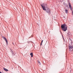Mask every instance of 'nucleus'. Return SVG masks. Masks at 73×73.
<instances>
[{"label": "nucleus", "instance_id": "f257e3e1", "mask_svg": "<svg viewBox=\"0 0 73 73\" xmlns=\"http://www.w3.org/2000/svg\"><path fill=\"white\" fill-rule=\"evenodd\" d=\"M61 27L63 31L65 32L66 31H67L68 26H67V25H66L65 23H64L62 25H61Z\"/></svg>", "mask_w": 73, "mask_h": 73}, {"label": "nucleus", "instance_id": "f03ea898", "mask_svg": "<svg viewBox=\"0 0 73 73\" xmlns=\"http://www.w3.org/2000/svg\"><path fill=\"white\" fill-rule=\"evenodd\" d=\"M46 13H48V15H50L51 14V12H50V9H49V8H47V9L46 11Z\"/></svg>", "mask_w": 73, "mask_h": 73}, {"label": "nucleus", "instance_id": "7ed1b4c3", "mask_svg": "<svg viewBox=\"0 0 73 73\" xmlns=\"http://www.w3.org/2000/svg\"><path fill=\"white\" fill-rule=\"evenodd\" d=\"M41 7H42L43 10H44V11H46V9L45 8V7L44 6L42 5H40Z\"/></svg>", "mask_w": 73, "mask_h": 73}, {"label": "nucleus", "instance_id": "20e7f679", "mask_svg": "<svg viewBox=\"0 0 73 73\" xmlns=\"http://www.w3.org/2000/svg\"><path fill=\"white\" fill-rule=\"evenodd\" d=\"M68 5L69 6V7L70 8V9L71 11H72V5H71V4L70 3H68Z\"/></svg>", "mask_w": 73, "mask_h": 73}, {"label": "nucleus", "instance_id": "39448f33", "mask_svg": "<svg viewBox=\"0 0 73 73\" xmlns=\"http://www.w3.org/2000/svg\"><path fill=\"white\" fill-rule=\"evenodd\" d=\"M2 37L3 39H4V40H5V41L6 42L7 44V45H8V40H7V38L5 37L4 36H2Z\"/></svg>", "mask_w": 73, "mask_h": 73}, {"label": "nucleus", "instance_id": "423d86ee", "mask_svg": "<svg viewBox=\"0 0 73 73\" xmlns=\"http://www.w3.org/2000/svg\"><path fill=\"white\" fill-rule=\"evenodd\" d=\"M63 4L64 5H65V6L66 7H67V8H68L69 6H68V5L65 3L64 2Z\"/></svg>", "mask_w": 73, "mask_h": 73}, {"label": "nucleus", "instance_id": "0eeeda50", "mask_svg": "<svg viewBox=\"0 0 73 73\" xmlns=\"http://www.w3.org/2000/svg\"><path fill=\"white\" fill-rule=\"evenodd\" d=\"M69 48V49H72L73 48V46L70 45V46H68Z\"/></svg>", "mask_w": 73, "mask_h": 73}, {"label": "nucleus", "instance_id": "6e6552de", "mask_svg": "<svg viewBox=\"0 0 73 73\" xmlns=\"http://www.w3.org/2000/svg\"><path fill=\"white\" fill-rule=\"evenodd\" d=\"M42 5H44V7H47L48 6V5H47V4H41Z\"/></svg>", "mask_w": 73, "mask_h": 73}, {"label": "nucleus", "instance_id": "1a4fd4ad", "mask_svg": "<svg viewBox=\"0 0 73 73\" xmlns=\"http://www.w3.org/2000/svg\"><path fill=\"white\" fill-rule=\"evenodd\" d=\"M3 69L4 70H5V71L6 72H8V70L5 68H3Z\"/></svg>", "mask_w": 73, "mask_h": 73}, {"label": "nucleus", "instance_id": "9d476101", "mask_svg": "<svg viewBox=\"0 0 73 73\" xmlns=\"http://www.w3.org/2000/svg\"><path fill=\"white\" fill-rule=\"evenodd\" d=\"M30 55L31 56V57H33V52H31L30 53Z\"/></svg>", "mask_w": 73, "mask_h": 73}, {"label": "nucleus", "instance_id": "9b49d317", "mask_svg": "<svg viewBox=\"0 0 73 73\" xmlns=\"http://www.w3.org/2000/svg\"><path fill=\"white\" fill-rule=\"evenodd\" d=\"M65 12H66V13H68V10L67 9H66L65 10Z\"/></svg>", "mask_w": 73, "mask_h": 73}, {"label": "nucleus", "instance_id": "f8f14e48", "mask_svg": "<svg viewBox=\"0 0 73 73\" xmlns=\"http://www.w3.org/2000/svg\"><path fill=\"white\" fill-rule=\"evenodd\" d=\"M11 52L12 54L14 53V52L13 51H12V50H11Z\"/></svg>", "mask_w": 73, "mask_h": 73}, {"label": "nucleus", "instance_id": "ddd939ff", "mask_svg": "<svg viewBox=\"0 0 73 73\" xmlns=\"http://www.w3.org/2000/svg\"><path fill=\"white\" fill-rule=\"evenodd\" d=\"M12 54L13 56H15V54H14V52L13 53H12Z\"/></svg>", "mask_w": 73, "mask_h": 73}, {"label": "nucleus", "instance_id": "4468645a", "mask_svg": "<svg viewBox=\"0 0 73 73\" xmlns=\"http://www.w3.org/2000/svg\"><path fill=\"white\" fill-rule=\"evenodd\" d=\"M37 62H38V63L40 62V61L39 60L37 61Z\"/></svg>", "mask_w": 73, "mask_h": 73}, {"label": "nucleus", "instance_id": "2eb2a0df", "mask_svg": "<svg viewBox=\"0 0 73 73\" xmlns=\"http://www.w3.org/2000/svg\"><path fill=\"white\" fill-rule=\"evenodd\" d=\"M43 42V40H42L41 41V43H42V42Z\"/></svg>", "mask_w": 73, "mask_h": 73}, {"label": "nucleus", "instance_id": "dca6fc26", "mask_svg": "<svg viewBox=\"0 0 73 73\" xmlns=\"http://www.w3.org/2000/svg\"><path fill=\"white\" fill-rule=\"evenodd\" d=\"M32 37V36H31L30 37H29V38H31V37Z\"/></svg>", "mask_w": 73, "mask_h": 73}, {"label": "nucleus", "instance_id": "f3484780", "mask_svg": "<svg viewBox=\"0 0 73 73\" xmlns=\"http://www.w3.org/2000/svg\"><path fill=\"white\" fill-rule=\"evenodd\" d=\"M38 64L39 65H41V63H40V62H39V63H38Z\"/></svg>", "mask_w": 73, "mask_h": 73}, {"label": "nucleus", "instance_id": "a211bd4d", "mask_svg": "<svg viewBox=\"0 0 73 73\" xmlns=\"http://www.w3.org/2000/svg\"><path fill=\"white\" fill-rule=\"evenodd\" d=\"M42 43H41L40 44V46L41 45H42Z\"/></svg>", "mask_w": 73, "mask_h": 73}, {"label": "nucleus", "instance_id": "6ab92c4d", "mask_svg": "<svg viewBox=\"0 0 73 73\" xmlns=\"http://www.w3.org/2000/svg\"><path fill=\"white\" fill-rule=\"evenodd\" d=\"M62 37H63V38H64V37H63V35H62Z\"/></svg>", "mask_w": 73, "mask_h": 73}, {"label": "nucleus", "instance_id": "aec40b11", "mask_svg": "<svg viewBox=\"0 0 73 73\" xmlns=\"http://www.w3.org/2000/svg\"><path fill=\"white\" fill-rule=\"evenodd\" d=\"M0 73H2V72H1L0 71Z\"/></svg>", "mask_w": 73, "mask_h": 73}, {"label": "nucleus", "instance_id": "412c9836", "mask_svg": "<svg viewBox=\"0 0 73 73\" xmlns=\"http://www.w3.org/2000/svg\"><path fill=\"white\" fill-rule=\"evenodd\" d=\"M64 17V18H65V17Z\"/></svg>", "mask_w": 73, "mask_h": 73}]
</instances>
